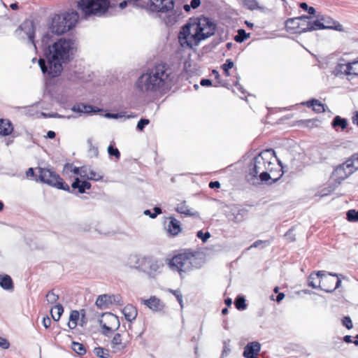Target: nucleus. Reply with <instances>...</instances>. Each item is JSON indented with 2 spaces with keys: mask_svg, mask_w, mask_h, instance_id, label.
<instances>
[{
  "mask_svg": "<svg viewBox=\"0 0 358 358\" xmlns=\"http://www.w3.org/2000/svg\"><path fill=\"white\" fill-rule=\"evenodd\" d=\"M176 83V74L166 63L155 64L143 73L136 82L142 92H162L169 90Z\"/></svg>",
  "mask_w": 358,
  "mask_h": 358,
  "instance_id": "nucleus-1",
  "label": "nucleus"
},
{
  "mask_svg": "<svg viewBox=\"0 0 358 358\" xmlns=\"http://www.w3.org/2000/svg\"><path fill=\"white\" fill-rule=\"evenodd\" d=\"M250 174L253 176H258L261 182L264 184L275 183L282 176L283 171L275 151L267 149L253 157L250 164Z\"/></svg>",
  "mask_w": 358,
  "mask_h": 358,
  "instance_id": "nucleus-2",
  "label": "nucleus"
},
{
  "mask_svg": "<svg viewBox=\"0 0 358 358\" xmlns=\"http://www.w3.org/2000/svg\"><path fill=\"white\" fill-rule=\"evenodd\" d=\"M216 25L208 17H198L189 18L182 27L178 35L181 46L192 48L215 33Z\"/></svg>",
  "mask_w": 358,
  "mask_h": 358,
  "instance_id": "nucleus-3",
  "label": "nucleus"
},
{
  "mask_svg": "<svg viewBox=\"0 0 358 358\" xmlns=\"http://www.w3.org/2000/svg\"><path fill=\"white\" fill-rule=\"evenodd\" d=\"M73 43L70 39L61 38L49 48L48 65L45 59H39L38 64L43 73L52 78L57 77L63 70L62 63L69 60Z\"/></svg>",
  "mask_w": 358,
  "mask_h": 358,
  "instance_id": "nucleus-4",
  "label": "nucleus"
},
{
  "mask_svg": "<svg viewBox=\"0 0 358 358\" xmlns=\"http://www.w3.org/2000/svg\"><path fill=\"white\" fill-rule=\"evenodd\" d=\"M196 254L190 250H180L171 257L166 258V263L171 270L177 271L180 275L196 268Z\"/></svg>",
  "mask_w": 358,
  "mask_h": 358,
  "instance_id": "nucleus-5",
  "label": "nucleus"
},
{
  "mask_svg": "<svg viewBox=\"0 0 358 358\" xmlns=\"http://www.w3.org/2000/svg\"><path fill=\"white\" fill-rule=\"evenodd\" d=\"M110 7V0H79L78 8L85 18L105 15Z\"/></svg>",
  "mask_w": 358,
  "mask_h": 358,
  "instance_id": "nucleus-6",
  "label": "nucleus"
},
{
  "mask_svg": "<svg viewBox=\"0 0 358 358\" xmlns=\"http://www.w3.org/2000/svg\"><path fill=\"white\" fill-rule=\"evenodd\" d=\"M78 18V13L76 11L55 15L51 24L52 31L57 35L63 34L76 26Z\"/></svg>",
  "mask_w": 358,
  "mask_h": 358,
  "instance_id": "nucleus-7",
  "label": "nucleus"
},
{
  "mask_svg": "<svg viewBox=\"0 0 358 358\" xmlns=\"http://www.w3.org/2000/svg\"><path fill=\"white\" fill-rule=\"evenodd\" d=\"M130 267L143 271L150 277H155L162 266L157 259L146 256L134 255L129 258Z\"/></svg>",
  "mask_w": 358,
  "mask_h": 358,
  "instance_id": "nucleus-8",
  "label": "nucleus"
},
{
  "mask_svg": "<svg viewBox=\"0 0 358 358\" xmlns=\"http://www.w3.org/2000/svg\"><path fill=\"white\" fill-rule=\"evenodd\" d=\"M35 180L36 181L40 180L59 189L70 191V187L64 181L63 178L56 172L48 169L39 167L38 169V178Z\"/></svg>",
  "mask_w": 358,
  "mask_h": 358,
  "instance_id": "nucleus-9",
  "label": "nucleus"
},
{
  "mask_svg": "<svg viewBox=\"0 0 358 358\" xmlns=\"http://www.w3.org/2000/svg\"><path fill=\"white\" fill-rule=\"evenodd\" d=\"M285 29L290 34L311 31V20L308 16L289 18L285 22Z\"/></svg>",
  "mask_w": 358,
  "mask_h": 358,
  "instance_id": "nucleus-10",
  "label": "nucleus"
},
{
  "mask_svg": "<svg viewBox=\"0 0 358 358\" xmlns=\"http://www.w3.org/2000/svg\"><path fill=\"white\" fill-rule=\"evenodd\" d=\"M141 7L152 13H166L174 9L175 0H148Z\"/></svg>",
  "mask_w": 358,
  "mask_h": 358,
  "instance_id": "nucleus-11",
  "label": "nucleus"
},
{
  "mask_svg": "<svg viewBox=\"0 0 358 358\" xmlns=\"http://www.w3.org/2000/svg\"><path fill=\"white\" fill-rule=\"evenodd\" d=\"M330 277L324 275L321 276L320 279V289L326 292H331L336 289L338 288L341 284L340 277L342 275L337 273H329Z\"/></svg>",
  "mask_w": 358,
  "mask_h": 358,
  "instance_id": "nucleus-12",
  "label": "nucleus"
},
{
  "mask_svg": "<svg viewBox=\"0 0 358 358\" xmlns=\"http://www.w3.org/2000/svg\"><path fill=\"white\" fill-rule=\"evenodd\" d=\"M311 28L312 31L324 29L341 31L342 25L332 18L322 15L317 20H311Z\"/></svg>",
  "mask_w": 358,
  "mask_h": 358,
  "instance_id": "nucleus-13",
  "label": "nucleus"
},
{
  "mask_svg": "<svg viewBox=\"0 0 358 358\" xmlns=\"http://www.w3.org/2000/svg\"><path fill=\"white\" fill-rule=\"evenodd\" d=\"M128 336L129 334L125 332L116 333L114 335L111 341V348L115 352H121L127 348L129 343Z\"/></svg>",
  "mask_w": 358,
  "mask_h": 358,
  "instance_id": "nucleus-14",
  "label": "nucleus"
},
{
  "mask_svg": "<svg viewBox=\"0 0 358 358\" xmlns=\"http://www.w3.org/2000/svg\"><path fill=\"white\" fill-rule=\"evenodd\" d=\"M352 173V170H350L348 166H345V162H344L334 171L332 179L339 185Z\"/></svg>",
  "mask_w": 358,
  "mask_h": 358,
  "instance_id": "nucleus-15",
  "label": "nucleus"
},
{
  "mask_svg": "<svg viewBox=\"0 0 358 358\" xmlns=\"http://www.w3.org/2000/svg\"><path fill=\"white\" fill-rule=\"evenodd\" d=\"M120 299V296L103 294L98 296L95 304L100 309H106L115 302L119 303Z\"/></svg>",
  "mask_w": 358,
  "mask_h": 358,
  "instance_id": "nucleus-16",
  "label": "nucleus"
},
{
  "mask_svg": "<svg viewBox=\"0 0 358 358\" xmlns=\"http://www.w3.org/2000/svg\"><path fill=\"white\" fill-rule=\"evenodd\" d=\"M176 211L185 217H197L199 216V213L189 208L185 201H180L175 208Z\"/></svg>",
  "mask_w": 358,
  "mask_h": 358,
  "instance_id": "nucleus-17",
  "label": "nucleus"
},
{
  "mask_svg": "<svg viewBox=\"0 0 358 358\" xmlns=\"http://www.w3.org/2000/svg\"><path fill=\"white\" fill-rule=\"evenodd\" d=\"M103 320H101V324L103 329L108 331H112L115 325L118 324V318L110 313H106L103 315Z\"/></svg>",
  "mask_w": 358,
  "mask_h": 358,
  "instance_id": "nucleus-18",
  "label": "nucleus"
},
{
  "mask_svg": "<svg viewBox=\"0 0 358 358\" xmlns=\"http://www.w3.org/2000/svg\"><path fill=\"white\" fill-rule=\"evenodd\" d=\"M169 223L166 227L168 234L171 236H178L181 231V224L179 220L173 217H169Z\"/></svg>",
  "mask_w": 358,
  "mask_h": 358,
  "instance_id": "nucleus-19",
  "label": "nucleus"
},
{
  "mask_svg": "<svg viewBox=\"0 0 358 358\" xmlns=\"http://www.w3.org/2000/svg\"><path fill=\"white\" fill-rule=\"evenodd\" d=\"M142 303L153 311H161L164 308V304L155 296H150L148 299H142Z\"/></svg>",
  "mask_w": 358,
  "mask_h": 358,
  "instance_id": "nucleus-20",
  "label": "nucleus"
},
{
  "mask_svg": "<svg viewBox=\"0 0 358 358\" xmlns=\"http://www.w3.org/2000/svg\"><path fill=\"white\" fill-rule=\"evenodd\" d=\"M71 187L73 189H78V192L83 194L87 189H90L92 185L87 180L80 181L78 178H76L74 181L71 184Z\"/></svg>",
  "mask_w": 358,
  "mask_h": 358,
  "instance_id": "nucleus-21",
  "label": "nucleus"
},
{
  "mask_svg": "<svg viewBox=\"0 0 358 358\" xmlns=\"http://www.w3.org/2000/svg\"><path fill=\"white\" fill-rule=\"evenodd\" d=\"M122 313L127 321L131 322L136 318L138 311L134 306L127 304L122 309Z\"/></svg>",
  "mask_w": 358,
  "mask_h": 358,
  "instance_id": "nucleus-22",
  "label": "nucleus"
},
{
  "mask_svg": "<svg viewBox=\"0 0 358 358\" xmlns=\"http://www.w3.org/2000/svg\"><path fill=\"white\" fill-rule=\"evenodd\" d=\"M323 275H324V271H319L317 273H311L308 278V285L315 289H320V279L321 276Z\"/></svg>",
  "mask_w": 358,
  "mask_h": 358,
  "instance_id": "nucleus-23",
  "label": "nucleus"
},
{
  "mask_svg": "<svg viewBox=\"0 0 358 358\" xmlns=\"http://www.w3.org/2000/svg\"><path fill=\"white\" fill-rule=\"evenodd\" d=\"M248 9L257 10L263 13H268L271 10L259 3L257 0H248Z\"/></svg>",
  "mask_w": 358,
  "mask_h": 358,
  "instance_id": "nucleus-24",
  "label": "nucleus"
},
{
  "mask_svg": "<svg viewBox=\"0 0 358 358\" xmlns=\"http://www.w3.org/2000/svg\"><path fill=\"white\" fill-rule=\"evenodd\" d=\"M13 127L10 120L6 119L0 120V134L1 136H8L12 134Z\"/></svg>",
  "mask_w": 358,
  "mask_h": 358,
  "instance_id": "nucleus-25",
  "label": "nucleus"
},
{
  "mask_svg": "<svg viewBox=\"0 0 358 358\" xmlns=\"http://www.w3.org/2000/svg\"><path fill=\"white\" fill-rule=\"evenodd\" d=\"M80 323V312L76 310H71L69 316L68 326L71 329H75Z\"/></svg>",
  "mask_w": 358,
  "mask_h": 358,
  "instance_id": "nucleus-26",
  "label": "nucleus"
},
{
  "mask_svg": "<svg viewBox=\"0 0 358 358\" xmlns=\"http://www.w3.org/2000/svg\"><path fill=\"white\" fill-rule=\"evenodd\" d=\"M261 350V344L254 341L248 343V358L250 356L258 355Z\"/></svg>",
  "mask_w": 358,
  "mask_h": 358,
  "instance_id": "nucleus-27",
  "label": "nucleus"
},
{
  "mask_svg": "<svg viewBox=\"0 0 358 358\" xmlns=\"http://www.w3.org/2000/svg\"><path fill=\"white\" fill-rule=\"evenodd\" d=\"M304 104H306L309 108L312 107L313 110L317 113H323L325 111L324 105L317 99L308 101Z\"/></svg>",
  "mask_w": 358,
  "mask_h": 358,
  "instance_id": "nucleus-28",
  "label": "nucleus"
},
{
  "mask_svg": "<svg viewBox=\"0 0 358 358\" xmlns=\"http://www.w3.org/2000/svg\"><path fill=\"white\" fill-rule=\"evenodd\" d=\"M0 285L4 289H12L13 282L12 278L8 275H0Z\"/></svg>",
  "mask_w": 358,
  "mask_h": 358,
  "instance_id": "nucleus-29",
  "label": "nucleus"
},
{
  "mask_svg": "<svg viewBox=\"0 0 358 358\" xmlns=\"http://www.w3.org/2000/svg\"><path fill=\"white\" fill-rule=\"evenodd\" d=\"M52 319L57 322L60 319L61 315L64 313V308L62 304L58 303L53 306L50 310Z\"/></svg>",
  "mask_w": 358,
  "mask_h": 358,
  "instance_id": "nucleus-30",
  "label": "nucleus"
},
{
  "mask_svg": "<svg viewBox=\"0 0 358 358\" xmlns=\"http://www.w3.org/2000/svg\"><path fill=\"white\" fill-rule=\"evenodd\" d=\"M345 166H348L352 172L354 173L358 170V154L353 155L350 158L345 161Z\"/></svg>",
  "mask_w": 358,
  "mask_h": 358,
  "instance_id": "nucleus-31",
  "label": "nucleus"
},
{
  "mask_svg": "<svg viewBox=\"0 0 358 358\" xmlns=\"http://www.w3.org/2000/svg\"><path fill=\"white\" fill-rule=\"evenodd\" d=\"M103 178V173L101 171H97L90 168L87 180L94 181H101Z\"/></svg>",
  "mask_w": 358,
  "mask_h": 358,
  "instance_id": "nucleus-32",
  "label": "nucleus"
},
{
  "mask_svg": "<svg viewBox=\"0 0 358 358\" xmlns=\"http://www.w3.org/2000/svg\"><path fill=\"white\" fill-rule=\"evenodd\" d=\"M331 124L334 128L339 127L342 129H345L347 127L348 122L345 119L341 118L340 116L337 115L334 117Z\"/></svg>",
  "mask_w": 358,
  "mask_h": 358,
  "instance_id": "nucleus-33",
  "label": "nucleus"
},
{
  "mask_svg": "<svg viewBox=\"0 0 358 358\" xmlns=\"http://www.w3.org/2000/svg\"><path fill=\"white\" fill-rule=\"evenodd\" d=\"M94 353L100 358H108L110 357L109 350L101 347L95 348Z\"/></svg>",
  "mask_w": 358,
  "mask_h": 358,
  "instance_id": "nucleus-34",
  "label": "nucleus"
},
{
  "mask_svg": "<svg viewBox=\"0 0 358 358\" xmlns=\"http://www.w3.org/2000/svg\"><path fill=\"white\" fill-rule=\"evenodd\" d=\"M72 349L79 355H83L86 353V349L84 345L78 342L72 343Z\"/></svg>",
  "mask_w": 358,
  "mask_h": 358,
  "instance_id": "nucleus-35",
  "label": "nucleus"
},
{
  "mask_svg": "<svg viewBox=\"0 0 358 358\" xmlns=\"http://www.w3.org/2000/svg\"><path fill=\"white\" fill-rule=\"evenodd\" d=\"M233 91L235 94H236L238 96H239L241 99H245V97H246L245 96V90L241 85L239 84V83L238 81L236 82Z\"/></svg>",
  "mask_w": 358,
  "mask_h": 358,
  "instance_id": "nucleus-36",
  "label": "nucleus"
},
{
  "mask_svg": "<svg viewBox=\"0 0 358 358\" xmlns=\"http://www.w3.org/2000/svg\"><path fill=\"white\" fill-rule=\"evenodd\" d=\"M233 67L234 62L230 59H227L226 62L221 66V69L223 71V73L227 77L229 76L230 73L229 71Z\"/></svg>",
  "mask_w": 358,
  "mask_h": 358,
  "instance_id": "nucleus-37",
  "label": "nucleus"
},
{
  "mask_svg": "<svg viewBox=\"0 0 358 358\" xmlns=\"http://www.w3.org/2000/svg\"><path fill=\"white\" fill-rule=\"evenodd\" d=\"M336 70H337L338 73L344 74L345 76H350V74L349 63L338 64L337 66Z\"/></svg>",
  "mask_w": 358,
  "mask_h": 358,
  "instance_id": "nucleus-38",
  "label": "nucleus"
},
{
  "mask_svg": "<svg viewBox=\"0 0 358 358\" xmlns=\"http://www.w3.org/2000/svg\"><path fill=\"white\" fill-rule=\"evenodd\" d=\"M59 299V296L56 294L53 290L50 291L46 294V300L48 303L53 304L55 303Z\"/></svg>",
  "mask_w": 358,
  "mask_h": 358,
  "instance_id": "nucleus-39",
  "label": "nucleus"
},
{
  "mask_svg": "<svg viewBox=\"0 0 358 358\" xmlns=\"http://www.w3.org/2000/svg\"><path fill=\"white\" fill-rule=\"evenodd\" d=\"M235 306L238 310H243L246 307L245 299L243 296L238 297L234 302Z\"/></svg>",
  "mask_w": 358,
  "mask_h": 358,
  "instance_id": "nucleus-40",
  "label": "nucleus"
},
{
  "mask_svg": "<svg viewBox=\"0 0 358 358\" xmlns=\"http://www.w3.org/2000/svg\"><path fill=\"white\" fill-rule=\"evenodd\" d=\"M108 152L110 156H114L116 159H120V152L117 148H115L113 145H110L108 148Z\"/></svg>",
  "mask_w": 358,
  "mask_h": 358,
  "instance_id": "nucleus-41",
  "label": "nucleus"
},
{
  "mask_svg": "<svg viewBox=\"0 0 358 358\" xmlns=\"http://www.w3.org/2000/svg\"><path fill=\"white\" fill-rule=\"evenodd\" d=\"M350 76H358V61L349 62Z\"/></svg>",
  "mask_w": 358,
  "mask_h": 358,
  "instance_id": "nucleus-42",
  "label": "nucleus"
},
{
  "mask_svg": "<svg viewBox=\"0 0 358 358\" xmlns=\"http://www.w3.org/2000/svg\"><path fill=\"white\" fill-rule=\"evenodd\" d=\"M348 220L350 222L358 221V211L355 210H350L347 213Z\"/></svg>",
  "mask_w": 358,
  "mask_h": 358,
  "instance_id": "nucleus-43",
  "label": "nucleus"
},
{
  "mask_svg": "<svg viewBox=\"0 0 358 358\" xmlns=\"http://www.w3.org/2000/svg\"><path fill=\"white\" fill-rule=\"evenodd\" d=\"M153 210L154 213H151L150 210H145L144 211V214L149 215L151 218H155L158 215L162 213V210L159 207H155Z\"/></svg>",
  "mask_w": 358,
  "mask_h": 358,
  "instance_id": "nucleus-44",
  "label": "nucleus"
},
{
  "mask_svg": "<svg viewBox=\"0 0 358 358\" xmlns=\"http://www.w3.org/2000/svg\"><path fill=\"white\" fill-rule=\"evenodd\" d=\"M246 38V31L244 29H239L238 35L234 38L236 42H242Z\"/></svg>",
  "mask_w": 358,
  "mask_h": 358,
  "instance_id": "nucleus-45",
  "label": "nucleus"
},
{
  "mask_svg": "<svg viewBox=\"0 0 358 358\" xmlns=\"http://www.w3.org/2000/svg\"><path fill=\"white\" fill-rule=\"evenodd\" d=\"M79 312H80L79 325H80L81 327H83L87 323V319L86 317V312H85V309H81Z\"/></svg>",
  "mask_w": 358,
  "mask_h": 358,
  "instance_id": "nucleus-46",
  "label": "nucleus"
},
{
  "mask_svg": "<svg viewBox=\"0 0 358 358\" xmlns=\"http://www.w3.org/2000/svg\"><path fill=\"white\" fill-rule=\"evenodd\" d=\"M212 73H213V75H214L215 78L217 83L220 86H223L224 87V86H226L227 85V81L223 80H220V76L219 74V72L217 70H213L212 71Z\"/></svg>",
  "mask_w": 358,
  "mask_h": 358,
  "instance_id": "nucleus-47",
  "label": "nucleus"
},
{
  "mask_svg": "<svg viewBox=\"0 0 358 358\" xmlns=\"http://www.w3.org/2000/svg\"><path fill=\"white\" fill-rule=\"evenodd\" d=\"M89 109H92V106H85V105H78V106H74L73 107V110L74 111H80V112H89Z\"/></svg>",
  "mask_w": 358,
  "mask_h": 358,
  "instance_id": "nucleus-48",
  "label": "nucleus"
},
{
  "mask_svg": "<svg viewBox=\"0 0 358 358\" xmlns=\"http://www.w3.org/2000/svg\"><path fill=\"white\" fill-rule=\"evenodd\" d=\"M342 324L345 326L348 329H350L352 328V322L350 317H344L342 320Z\"/></svg>",
  "mask_w": 358,
  "mask_h": 358,
  "instance_id": "nucleus-49",
  "label": "nucleus"
},
{
  "mask_svg": "<svg viewBox=\"0 0 358 358\" xmlns=\"http://www.w3.org/2000/svg\"><path fill=\"white\" fill-rule=\"evenodd\" d=\"M90 168L87 166H81V171L80 173V178L87 180Z\"/></svg>",
  "mask_w": 358,
  "mask_h": 358,
  "instance_id": "nucleus-50",
  "label": "nucleus"
},
{
  "mask_svg": "<svg viewBox=\"0 0 358 358\" xmlns=\"http://www.w3.org/2000/svg\"><path fill=\"white\" fill-rule=\"evenodd\" d=\"M210 234L209 232L203 233L202 231H199L197 232V237L201 238L203 242H206L208 238H209Z\"/></svg>",
  "mask_w": 358,
  "mask_h": 358,
  "instance_id": "nucleus-51",
  "label": "nucleus"
},
{
  "mask_svg": "<svg viewBox=\"0 0 358 358\" xmlns=\"http://www.w3.org/2000/svg\"><path fill=\"white\" fill-rule=\"evenodd\" d=\"M150 121L148 119H141L137 124V129L142 131L145 126L149 124Z\"/></svg>",
  "mask_w": 358,
  "mask_h": 358,
  "instance_id": "nucleus-52",
  "label": "nucleus"
},
{
  "mask_svg": "<svg viewBox=\"0 0 358 358\" xmlns=\"http://www.w3.org/2000/svg\"><path fill=\"white\" fill-rule=\"evenodd\" d=\"M0 347L3 349H8L10 347V343L7 339L0 337Z\"/></svg>",
  "mask_w": 358,
  "mask_h": 358,
  "instance_id": "nucleus-53",
  "label": "nucleus"
},
{
  "mask_svg": "<svg viewBox=\"0 0 358 358\" xmlns=\"http://www.w3.org/2000/svg\"><path fill=\"white\" fill-rule=\"evenodd\" d=\"M51 323V319L48 316L43 317L42 324L45 329L49 328Z\"/></svg>",
  "mask_w": 358,
  "mask_h": 358,
  "instance_id": "nucleus-54",
  "label": "nucleus"
},
{
  "mask_svg": "<svg viewBox=\"0 0 358 358\" xmlns=\"http://www.w3.org/2000/svg\"><path fill=\"white\" fill-rule=\"evenodd\" d=\"M334 190V188H333L331 186H329L327 188H324V189H322V192H320V196H324L329 195Z\"/></svg>",
  "mask_w": 358,
  "mask_h": 358,
  "instance_id": "nucleus-55",
  "label": "nucleus"
},
{
  "mask_svg": "<svg viewBox=\"0 0 358 358\" xmlns=\"http://www.w3.org/2000/svg\"><path fill=\"white\" fill-rule=\"evenodd\" d=\"M26 176L27 178H31L35 176L34 171L33 168H29L26 171Z\"/></svg>",
  "mask_w": 358,
  "mask_h": 358,
  "instance_id": "nucleus-56",
  "label": "nucleus"
},
{
  "mask_svg": "<svg viewBox=\"0 0 358 358\" xmlns=\"http://www.w3.org/2000/svg\"><path fill=\"white\" fill-rule=\"evenodd\" d=\"M200 84L203 87H208L212 85V82L209 79H202L200 82Z\"/></svg>",
  "mask_w": 358,
  "mask_h": 358,
  "instance_id": "nucleus-57",
  "label": "nucleus"
},
{
  "mask_svg": "<svg viewBox=\"0 0 358 358\" xmlns=\"http://www.w3.org/2000/svg\"><path fill=\"white\" fill-rule=\"evenodd\" d=\"M201 4V0H192L190 2V5L192 8H197Z\"/></svg>",
  "mask_w": 358,
  "mask_h": 358,
  "instance_id": "nucleus-58",
  "label": "nucleus"
},
{
  "mask_svg": "<svg viewBox=\"0 0 358 358\" xmlns=\"http://www.w3.org/2000/svg\"><path fill=\"white\" fill-rule=\"evenodd\" d=\"M208 186L211 189L220 188V183L218 181H211V182H210Z\"/></svg>",
  "mask_w": 358,
  "mask_h": 358,
  "instance_id": "nucleus-59",
  "label": "nucleus"
},
{
  "mask_svg": "<svg viewBox=\"0 0 358 358\" xmlns=\"http://www.w3.org/2000/svg\"><path fill=\"white\" fill-rule=\"evenodd\" d=\"M266 244V242H263L262 241H257L255 242L252 245H250V248H257L261 245Z\"/></svg>",
  "mask_w": 358,
  "mask_h": 358,
  "instance_id": "nucleus-60",
  "label": "nucleus"
},
{
  "mask_svg": "<svg viewBox=\"0 0 358 358\" xmlns=\"http://www.w3.org/2000/svg\"><path fill=\"white\" fill-rule=\"evenodd\" d=\"M80 171H81V166L80 167L75 166V167L72 168V169L71 170V171L73 173H74L76 175H78V176H80Z\"/></svg>",
  "mask_w": 358,
  "mask_h": 358,
  "instance_id": "nucleus-61",
  "label": "nucleus"
},
{
  "mask_svg": "<svg viewBox=\"0 0 358 358\" xmlns=\"http://www.w3.org/2000/svg\"><path fill=\"white\" fill-rule=\"evenodd\" d=\"M173 294L176 296L178 301L180 302V303H182V296L178 294V291H173Z\"/></svg>",
  "mask_w": 358,
  "mask_h": 358,
  "instance_id": "nucleus-62",
  "label": "nucleus"
},
{
  "mask_svg": "<svg viewBox=\"0 0 358 358\" xmlns=\"http://www.w3.org/2000/svg\"><path fill=\"white\" fill-rule=\"evenodd\" d=\"M285 298L284 293H279L276 297V301L279 303Z\"/></svg>",
  "mask_w": 358,
  "mask_h": 358,
  "instance_id": "nucleus-63",
  "label": "nucleus"
},
{
  "mask_svg": "<svg viewBox=\"0 0 358 358\" xmlns=\"http://www.w3.org/2000/svg\"><path fill=\"white\" fill-rule=\"evenodd\" d=\"M353 123L358 127V112L356 113L355 115L352 118Z\"/></svg>",
  "mask_w": 358,
  "mask_h": 358,
  "instance_id": "nucleus-64",
  "label": "nucleus"
}]
</instances>
